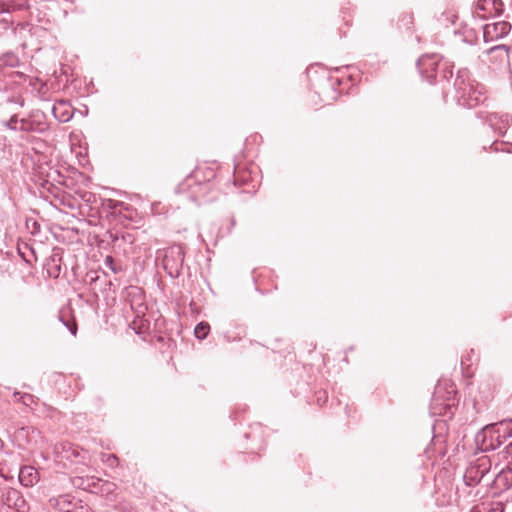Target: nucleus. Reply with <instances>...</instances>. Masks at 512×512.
<instances>
[{"label":"nucleus","instance_id":"nucleus-1","mask_svg":"<svg viewBox=\"0 0 512 512\" xmlns=\"http://www.w3.org/2000/svg\"><path fill=\"white\" fill-rule=\"evenodd\" d=\"M454 87L456 100L463 107H476L485 99L483 87L471 79L469 72L466 70L458 71Z\"/></svg>","mask_w":512,"mask_h":512},{"label":"nucleus","instance_id":"nucleus-2","mask_svg":"<svg viewBox=\"0 0 512 512\" xmlns=\"http://www.w3.org/2000/svg\"><path fill=\"white\" fill-rule=\"evenodd\" d=\"M512 437V419L487 425L476 435V442L483 450H495Z\"/></svg>","mask_w":512,"mask_h":512},{"label":"nucleus","instance_id":"nucleus-3","mask_svg":"<svg viewBox=\"0 0 512 512\" xmlns=\"http://www.w3.org/2000/svg\"><path fill=\"white\" fill-rule=\"evenodd\" d=\"M1 123L10 130L27 133H43L48 129L45 116L39 111L31 113L25 118H19L17 115H14L8 120H2Z\"/></svg>","mask_w":512,"mask_h":512},{"label":"nucleus","instance_id":"nucleus-4","mask_svg":"<svg viewBox=\"0 0 512 512\" xmlns=\"http://www.w3.org/2000/svg\"><path fill=\"white\" fill-rule=\"evenodd\" d=\"M417 67L421 75L429 82H432L438 74L445 79H449L453 75V66L446 61L442 62V58L437 54L422 56L417 62Z\"/></svg>","mask_w":512,"mask_h":512},{"label":"nucleus","instance_id":"nucleus-5","mask_svg":"<svg viewBox=\"0 0 512 512\" xmlns=\"http://www.w3.org/2000/svg\"><path fill=\"white\" fill-rule=\"evenodd\" d=\"M184 263V251L182 246L173 245L167 249L163 259L164 269L170 276H178Z\"/></svg>","mask_w":512,"mask_h":512},{"label":"nucleus","instance_id":"nucleus-6","mask_svg":"<svg viewBox=\"0 0 512 512\" xmlns=\"http://www.w3.org/2000/svg\"><path fill=\"white\" fill-rule=\"evenodd\" d=\"M50 506L59 512H89V507L70 495H60L49 500Z\"/></svg>","mask_w":512,"mask_h":512},{"label":"nucleus","instance_id":"nucleus-7","mask_svg":"<svg viewBox=\"0 0 512 512\" xmlns=\"http://www.w3.org/2000/svg\"><path fill=\"white\" fill-rule=\"evenodd\" d=\"M504 4L501 0H478L473 15L480 19H486L500 15L503 12Z\"/></svg>","mask_w":512,"mask_h":512},{"label":"nucleus","instance_id":"nucleus-8","mask_svg":"<svg viewBox=\"0 0 512 512\" xmlns=\"http://www.w3.org/2000/svg\"><path fill=\"white\" fill-rule=\"evenodd\" d=\"M510 30L511 24L507 21L487 23L482 27V37L488 43L505 37Z\"/></svg>","mask_w":512,"mask_h":512},{"label":"nucleus","instance_id":"nucleus-9","mask_svg":"<svg viewBox=\"0 0 512 512\" xmlns=\"http://www.w3.org/2000/svg\"><path fill=\"white\" fill-rule=\"evenodd\" d=\"M3 504L16 512H28L29 505L16 489H8L3 494Z\"/></svg>","mask_w":512,"mask_h":512},{"label":"nucleus","instance_id":"nucleus-10","mask_svg":"<svg viewBox=\"0 0 512 512\" xmlns=\"http://www.w3.org/2000/svg\"><path fill=\"white\" fill-rule=\"evenodd\" d=\"M98 479L95 476H74L71 477L70 481L75 488L95 493Z\"/></svg>","mask_w":512,"mask_h":512},{"label":"nucleus","instance_id":"nucleus-11","mask_svg":"<svg viewBox=\"0 0 512 512\" xmlns=\"http://www.w3.org/2000/svg\"><path fill=\"white\" fill-rule=\"evenodd\" d=\"M19 482L25 487H32L39 481V473L33 466H24L18 474Z\"/></svg>","mask_w":512,"mask_h":512},{"label":"nucleus","instance_id":"nucleus-12","mask_svg":"<svg viewBox=\"0 0 512 512\" xmlns=\"http://www.w3.org/2000/svg\"><path fill=\"white\" fill-rule=\"evenodd\" d=\"M64 457L71 462L82 463L84 465H88L91 462V457L88 452L80 450L77 447H73L72 445H68V449L65 450Z\"/></svg>","mask_w":512,"mask_h":512},{"label":"nucleus","instance_id":"nucleus-13","mask_svg":"<svg viewBox=\"0 0 512 512\" xmlns=\"http://www.w3.org/2000/svg\"><path fill=\"white\" fill-rule=\"evenodd\" d=\"M54 117L62 123L68 122L72 117L71 107L68 102L61 100L52 107Z\"/></svg>","mask_w":512,"mask_h":512},{"label":"nucleus","instance_id":"nucleus-14","mask_svg":"<svg viewBox=\"0 0 512 512\" xmlns=\"http://www.w3.org/2000/svg\"><path fill=\"white\" fill-rule=\"evenodd\" d=\"M96 485H97V489L95 491V494H100L107 498L110 497L111 495H113L117 489V486L115 483L107 481V480H103L100 478L96 482Z\"/></svg>","mask_w":512,"mask_h":512},{"label":"nucleus","instance_id":"nucleus-15","mask_svg":"<svg viewBox=\"0 0 512 512\" xmlns=\"http://www.w3.org/2000/svg\"><path fill=\"white\" fill-rule=\"evenodd\" d=\"M487 52L500 63L508 61V48L505 45H496L490 48Z\"/></svg>","mask_w":512,"mask_h":512},{"label":"nucleus","instance_id":"nucleus-16","mask_svg":"<svg viewBox=\"0 0 512 512\" xmlns=\"http://www.w3.org/2000/svg\"><path fill=\"white\" fill-rule=\"evenodd\" d=\"M460 34L463 36L462 40L465 43L476 44L478 41V33L474 28H469L468 26H465L460 31Z\"/></svg>","mask_w":512,"mask_h":512},{"label":"nucleus","instance_id":"nucleus-17","mask_svg":"<svg viewBox=\"0 0 512 512\" xmlns=\"http://www.w3.org/2000/svg\"><path fill=\"white\" fill-rule=\"evenodd\" d=\"M209 330H210L209 324L206 322H201L196 325L194 333L198 339L202 340L207 337Z\"/></svg>","mask_w":512,"mask_h":512},{"label":"nucleus","instance_id":"nucleus-18","mask_svg":"<svg viewBox=\"0 0 512 512\" xmlns=\"http://www.w3.org/2000/svg\"><path fill=\"white\" fill-rule=\"evenodd\" d=\"M100 460L109 467H116L119 463L118 457L114 454L101 453Z\"/></svg>","mask_w":512,"mask_h":512},{"label":"nucleus","instance_id":"nucleus-19","mask_svg":"<svg viewBox=\"0 0 512 512\" xmlns=\"http://www.w3.org/2000/svg\"><path fill=\"white\" fill-rule=\"evenodd\" d=\"M15 400L30 406L34 402V396L28 393L14 392Z\"/></svg>","mask_w":512,"mask_h":512},{"label":"nucleus","instance_id":"nucleus-20","mask_svg":"<svg viewBox=\"0 0 512 512\" xmlns=\"http://www.w3.org/2000/svg\"><path fill=\"white\" fill-rule=\"evenodd\" d=\"M64 325L67 327V329L71 332V334L73 336H76V333H77V324L76 322L73 320V321H63Z\"/></svg>","mask_w":512,"mask_h":512},{"label":"nucleus","instance_id":"nucleus-21","mask_svg":"<svg viewBox=\"0 0 512 512\" xmlns=\"http://www.w3.org/2000/svg\"><path fill=\"white\" fill-rule=\"evenodd\" d=\"M64 325L67 327V329L71 332V334L73 336H76V333H77V324L76 322L73 320V321H63Z\"/></svg>","mask_w":512,"mask_h":512},{"label":"nucleus","instance_id":"nucleus-22","mask_svg":"<svg viewBox=\"0 0 512 512\" xmlns=\"http://www.w3.org/2000/svg\"><path fill=\"white\" fill-rule=\"evenodd\" d=\"M113 262H114V261H113V258H112L111 256H107V257L105 258V264H106L107 266H109V267H110V268L115 272L116 270H115V268L113 267Z\"/></svg>","mask_w":512,"mask_h":512},{"label":"nucleus","instance_id":"nucleus-23","mask_svg":"<svg viewBox=\"0 0 512 512\" xmlns=\"http://www.w3.org/2000/svg\"><path fill=\"white\" fill-rule=\"evenodd\" d=\"M323 88L327 91H332V84L329 82V80L324 82Z\"/></svg>","mask_w":512,"mask_h":512},{"label":"nucleus","instance_id":"nucleus-24","mask_svg":"<svg viewBox=\"0 0 512 512\" xmlns=\"http://www.w3.org/2000/svg\"><path fill=\"white\" fill-rule=\"evenodd\" d=\"M332 98H333V97H326V96H325V97H321V100H322V101H328L329 99H332Z\"/></svg>","mask_w":512,"mask_h":512},{"label":"nucleus","instance_id":"nucleus-25","mask_svg":"<svg viewBox=\"0 0 512 512\" xmlns=\"http://www.w3.org/2000/svg\"><path fill=\"white\" fill-rule=\"evenodd\" d=\"M122 205H123V203H122V202H117V203L113 206V208H117V206H122Z\"/></svg>","mask_w":512,"mask_h":512},{"label":"nucleus","instance_id":"nucleus-26","mask_svg":"<svg viewBox=\"0 0 512 512\" xmlns=\"http://www.w3.org/2000/svg\"><path fill=\"white\" fill-rule=\"evenodd\" d=\"M410 22L412 21V16H405Z\"/></svg>","mask_w":512,"mask_h":512},{"label":"nucleus","instance_id":"nucleus-27","mask_svg":"<svg viewBox=\"0 0 512 512\" xmlns=\"http://www.w3.org/2000/svg\"><path fill=\"white\" fill-rule=\"evenodd\" d=\"M510 452L512 453V443L508 446Z\"/></svg>","mask_w":512,"mask_h":512}]
</instances>
